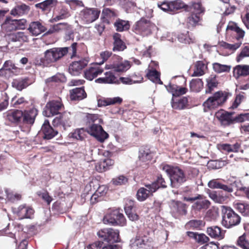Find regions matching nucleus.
Segmentation results:
<instances>
[{
    "label": "nucleus",
    "mask_w": 249,
    "mask_h": 249,
    "mask_svg": "<svg viewBox=\"0 0 249 249\" xmlns=\"http://www.w3.org/2000/svg\"><path fill=\"white\" fill-rule=\"evenodd\" d=\"M76 46L77 43H73L70 48H53L47 50L44 53L43 57L37 61V64L43 67H48L62 58L68 53L69 50L71 51L72 56H74L76 53Z\"/></svg>",
    "instance_id": "obj_1"
},
{
    "label": "nucleus",
    "mask_w": 249,
    "mask_h": 249,
    "mask_svg": "<svg viewBox=\"0 0 249 249\" xmlns=\"http://www.w3.org/2000/svg\"><path fill=\"white\" fill-rule=\"evenodd\" d=\"M97 235L107 243L96 242L89 245L87 247L88 249H115L116 245L112 244L120 241L119 231L112 229L101 230L97 232Z\"/></svg>",
    "instance_id": "obj_2"
},
{
    "label": "nucleus",
    "mask_w": 249,
    "mask_h": 249,
    "mask_svg": "<svg viewBox=\"0 0 249 249\" xmlns=\"http://www.w3.org/2000/svg\"><path fill=\"white\" fill-rule=\"evenodd\" d=\"M161 169L168 176L170 180V186L172 188H178L187 180L184 171L178 167L163 164L161 165Z\"/></svg>",
    "instance_id": "obj_3"
},
{
    "label": "nucleus",
    "mask_w": 249,
    "mask_h": 249,
    "mask_svg": "<svg viewBox=\"0 0 249 249\" xmlns=\"http://www.w3.org/2000/svg\"><path fill=\"white\" fill-rule=\"evenodd\" d=\"M222 224L226 228L238 225L241 221L240 216L231 208L223 206Z\"/></svg>",
    "instance_id": "obj_4"
},
{
    "label": "nucleus",
    "mask_w": 249,
    "mask_h": 249,
    "mask_svg": "<svg viewBox=\"0 0 249 249\" xmlns=\"http://www.w3.org/2000/svg\"><path fill=\"white\" fill-rule=\"evenodd\" d=\"M226 100L227 96L223 92H216L203 103L204 111H208L209 110L217 108L224 103Z\"/></svg>",
    "instance_id": "obj_5"
},
{
    "label": "nucleus",
    "mask_w": 249,
    "mask_h": 249,
    "mask_svg": "<svg viewBox=\"0 0 249 249\" xmlns=\"http://www.w3.org/2000/svg\"><path fill=\"white\" fill-rule=\"evenodd\" d=\"M63 107L60 99L53 100L46 104L43 114L47 117L53 116L57 114Z\"/></svg>",
    "instance_id": "obj_6"
},
{
    "label": "nucleus",
    "mask_w": 249,
    "mask_h": 249,
    "mask_svg": "<svg viewBox=\"0 0 249 249\" xmlns=\"http://www.w3.org/2000/svg\"><path fill=\"white\" fill-rule=\"evenodd\" d=\"M87 131L101 142H104L108 137L107 133L103 130L100 124H90L87 126Z\"/></svg>",
    "instance_id": "obj_7"
},
{
    "label": "nucleus",
    "mask_w": 249,
    "mask_h": 249,
    "mask_svg": "<svg viewBox=\"0 0 249 249\" xmlns=\"http://www.w3.org/2000/svg\"><path fill=\"white\" fill-rule=\"evenodd\" d=\"M152 27V24L149 20L142 18L136 22L133 26V29L137 34L145 36L151 33Z\"/></svg>",
    "instance_id": "obj_8"
},
{
    "label": "nucleus",
    "mask_w": 249,
    "mask_h": 249,
    "mask_svg": "<svg viewBox=\"0 0 249 249\" xmlns=\"http://www.w3.org/2000/svg\"><path fill=\"white\" fill-rule=\"evenodd\" d=\"M145 186L146 187L145 188L143 187L140 188L137 191V199L140 201L145 200L159 188V186L156 182H153L150 184H146Z\"/></svg>",
    "instance_id": "obj_9"
},
{
    "label": "nucleus",
    "mask_w": 249,
    "mask_h": 249,
    "mask_svg": "<svg viewBox=\"0 0 249 249\" xmlns=\"http://www.w3.org/2000/svg\"><path fill=\"white\" fill-rule=\"evenodd\" d=\"M100 11L96 8H85L80 12V17L87 23H91L99 16Z\"/></svg>",
    "instance_id": "obj_10"
},
{
    "label": "nucleus",
    "mask_w": 249,
    "mask_h": 249,
    "mask_svg": "<svg viewBox=\"0 0 249 249\" xmlns=\"http://www.w3.org/2000/svg\"><path fill=\"white\" fill-rule=\"evenodd\" d=\"M150 242L146 236H136L130 241L131 249H148Z\"/></svg>",
    "instance_id": "obj_11"
},
{
    "label": "nucleus",
    "mask_w": 249,
    "mask_h": 249,
    "mask_svg": "<svg viewBox=\"0 0 249 249\" xmlns=\"http://www.w3.org/2000/svg\"><path fill=\"white\" fill-rule=\"evenodd\" d=\"M88 61L86 59L72 62L69 68L70 73L74 76L78 75L82 69L88 65Z\"/></svg>",
    "instance_id": "obj_12"
},
{
    "label": "nucleus",
    "mask_w": 249,
    "mask_h": 249,
    "mask_svg": "<svg viewBox=\"0 0 249 249\" xmlns=\"http://www.w3.org/2000/svg\"><path fill=\"white\" fill-rule=\"evenodd\" d=\"M233 113H229L223 110H220L216 112V118L223 125H229L234 123V118L232 116Z\"/></svg>",
    "instance_id": "obj_13"
},
{
    "label": "nucleus",
    "mask_w": 249,
    "mask_h": 249,
    "mask_svg": "<svg viewBox=\"0 0 249 249\" xmlns=\"http://www.w3.org/2000/svg\"><path fill=\"white\" fill-rule=\"evenodd\" d=\"M103 71L104 69L96 63L85 71V77L87 79L91 81Z\"/></svg>",
    "instance_id": "obj_14"
},
{
    "label": "nucleus",
    "mask_w": 249,
    "mask_h": 249,
    "mask_svg": "<svg viewBox=\"0 0 249 249\" xmlns=\"http://www.w3.org/2000/svg\"><path fill=\"white\" fill-rule=\"evenodd\" d=\"M41 131L43 134V138L48 140L52 139L58 133V131L53 129L50 125L48 120L44 121L43 125H42Z\"/></svg>",
    "instance_id": "obj_15"
},
{
    "label": "nucleus",
    "mask_w": 249,
    "mask_h": 249,
    "mask_svg": "<svg viewBox=\"0 0 249 249\" xmlns=\"http://www.w3.org/2000/svg\"><path fill=\"white\" fill-rule=\"evenodd\" d=\"M151 159V154L148 151H140L139 160H137V164L142 168H147L150 163Z\"/></svg>",
    "instance_id": "obj_16"
},
{
    "label": "nucleus",
    "mask_w": 249,
    "mask_h": 249,
    "mask_svg": "<svg viewBox=\"0 0 249 249\" xmlns=\"http://www.w3.org/2000/svg\"><path fill=\"white\" fill-rule=\"evenodd\" d=\"M14 212L18 214L19 219H22L23 218H31L34 213V211L31 208L21 205L17 209L15 208Z\"/></svg>",
    "instance_id": "obj_17"
},
{
    "label": "nucleus",
    "mask_w": 249,
    "mask_h": 249,
    "mask_svg": "<svg viewBox=\"0 0 249 249\" xmlns=\"http://www.w3.org/2000/svg\"><path fill=\"white\" fill-rule=\"evenodd\" d=\"M33 36H37L47 31V28L39 21L32 22L28 29Z\"/></svg>",
    "instance_id": "obj_18"
},
{
    "label": "nucleus",
    "mask_w": 249,
    "mask_h": 249,
    "mask_svg": "<svg viewBox=\"0 0 249 249\" xmlns=\"http://www.w3.org/2000/svg\"><path fill=\"white\" fill-rule=\"evenodd\" d=\"M130 62L124 60L118 63H114L110 65H106V69H112L117 72H124L128 70L131 67Z\"/></svg>",
    "instance_id": "obj_19"
},
{
    "label": "nucleus",
    "mask_w": 249,
    "mask_h": 249,
    "mask_svg": "<svg viewBox=\"0 0 249 249\" xmlns=\"http://www.w3.org/2000/svg\"><path fill=\"white\" fill-rule=\"evenodd\" d=\"M105 76L99 78L95 80L96 83L106 84H118L119 80L111 71H107L105 73Z\"/></svg>",
    "instance_id": "obj_20"
},
{
    "label": "nucleus",
    "mask_w": 249,
    "mask_h": 249,
    "mask_svg": "<svg viewBox=\"0 0 249 249\" xmlns=\"http://www.w3.org/2000/svg\"><path fill=\"white\" fill-rule=\"evenodd\" d=\"M70 25L66 22H61L52 25L49 29L45 32V35L48 36L58 33L65 30H69Z\"/></svg>",
    "instance_id": "obj_21"
},
{
    "label": "nucleus",
    "mask_w": 249,
    "mask_h": 249,
    "mask_svg": "<svg viewBox=\"0 0 249 249\" xmlns=\"http://www.w3.org/2000/svg\"><path fill=\"white\" fill-rule=\"evenodd\" d=\"M37 115V110L32 108L29 110L23 112V122L24 124L32 125L35 122V118Z\"/></svg>",
    "instance_id": "obj_22"
},
{
    "label": "nucleus",
    "mask_w": 249,
    "mask_h": 249,
    "mask_svg": "<svg viewBox=\"0 0 249 249\" xmlns=\"http://www.w3.org/2000/svg\"><path fill=\"white\" fill-rule=\"evenodd\" d=\"M208 234L211 237L219 240L224 238L225 231L218 226H213L208 227L207 230Z\"/></svg>",
    "instance_id": "obj_23"
},
{
    "label": "nucleus",
    "mask_w": 249,
    "mask_h": 249,
    "mask_svg": "<svg viewBox=\"0 0 249 249\" xmlns=\"http://www.w3.org/2000/svg\"><path fill=\"white\" fill-rule=\"evenodd\" d=\"M208 186L211 189H220L224 190L228 193H231L233 192V189L227 185L221 183L218 181V179H212L209 181Z\"/></svg>",
    "instance_id": "obj_24"
},
{
    "label": "nucleus",
    "mask_w": 249,
    "mask_h": 249,
    "mask_svg": "<svg viewBox=\"0 0 249 249\" xmlns=\"http://www.w3.org/2000/svg\"><path fill=\"white\" fill-rule=\"evenodd\" d=\"M123 99L120 97H115L113 98H107L103 99H100L98 101V106L99 107H105L107 106L121 104Z\"/></svg>",
    "instance_id": "obj_25"
},
{
    "label": "nucleus",
    "mask_w": 249,
    "mask_h": 249,
    "mask_svg": "<svg viewBox=\"0 0 249 249\" xmlns=\"http://www.w3.org/2000/svg\"><path fill=\"white\" fill-rule=\"evenodd\" d=\"M30 10V7L25 4L16 6L10 12L11 15L14 16H22L27 14Z\"/></svg>",
    "instance_id": "obj_26"
},
{
    "label": "nucleus",
    "mask_w": 249,
    "mask_h": 249,
    "mask_svg": "<svg viewBox=\"0 0 249 249\" xmlns=\"http://www.w3.org/2000/svg\"><path fill=\"white\" fill-rule=\"evenodd\" d=\"M209 196L215 202L223 203L228 198V196L221 192H216L209 190L208 192Z\"/></svg>",
    "instance_id": "obj_27"
},
{
    "label": "nucleus",
    "mask_w": 249,
    "mask_h": 249,
    "mask_svg": "<svg viewBox=\"0 0 249 249\" xmlns=\"http://www.w3.org/2000/svg\"><path fill=\"white\" fill-rule=\"evenodd\" d=\"M70 16L71 14L68 9L62 6L59 10L57 15L55 17L52 18L50 21L52 23L57 22L59 20L68 18Z\"/></svg>",
    "instance_id": "obj_28"
},
{
    "label": "nucleus",
    "mask_w": 249,
    "mask_h": 249,
    "mask_svg": "<svg viewBox=\"0 0 249 249\" xmlns=\"http://www.w3.org/2000/svg\"><path fill=\"white\" fill-rule=\"evenodd\" d=\"M86 95L83 88H77L70 91V98L71 100H81L85 98Z\"/></svg>",
    "instance_id": "obj_29"
},
{
    "label": "nucleus",
    "mask_w": 249,
    "mask_h": 249,
    "mask_svg": "<svg viewBox=\"0 0 249 249\" xmlns=\"http://www.w3.org/2000/svg\"><path fill=\"white\" fill-rule=\"evenodd\" d=\"M233 76L238 78L241 76L249 75V65H238L236 66L233 71Z\"/></svg>",
    "instance_id": "obj_30"
},
{
    "label": "nucleus",
    "mask_w": 249,
    "mask_h": 249,
    "mask_svg": "<svg viewBox=\"0 0 249 249\" xmlns=\"http://www.w3.org/2000/svg\"><path fill=\"white\" fill-rule=\"evenodd\" d=\"M121 35L118 33H115L113 36V39L114 40L113 50L114 51H123L126 48L125 44L121 39Z\"/></svg>",
    "instance_id": "obj_31"
},
{
    "label": "nucleus",
    "mask_w": 249,
    "mask_h": 249,
    "mask_svg": "<svg viewBox=\"0 0 249 249\" xmlns=\"http://www.w3.org/2000/svg\"><path fill=\"white\" fill-rule=\"evenodd\" d=\"M188 104V99L185 97H183L177 99H172L171 104L174 109L181 110L184 109Z\"/></svg>",
    "instance_id": "obj_32"
},
{
    "label": "nucleus",
    "mask_w": 249,
    "mask_h": 249,
    "mask_svg": "<svg viewBox=\"0 0 249 249\" xmlns=\"http://www.w3.org/2000/svg\"><path fill=\"white\" fill-rule=\"evenodd\" d=\"M113 164V160L110 159H107L97 163L95 168L99 172H103L108 170Z\"/></svg>",
    "instance_id": "obj_33"
},
{
    "label": "nucleus",
    "mask_w": 249,
    "mask_h": 249,
    "mask_svg": "<svg viewBox=\"0 0 249 249\" xmlns=\"http://www.w3.org/2000/svg\"><path fill=\"white\" fill-rule=\"evenodd\" d=\"M207 66L201 61L196 62L195 64L193 76H200L204 74L207 69Z\"/></svg>",
    "instance_id": "obj_34"
},
{
    "label": "nucleus",
    "mask_w": 249,
    "mask_h": 249,
    "mask_svg": "<svg viewBox=\"0 0 249 249\" xmlns=\"http://www.w3.org/2000/svg\"><path fill=\"white\" fill-rule=\"evenodd\" d=\"M187 234L189 237L194 238L197 242L201 244H205L209 240V237L203 233L198 234L194 232L188 231Z\"/></svg>",
    "instance_id": "obj_35"
},
{
    "label": "nucleus",
    "mask_w": 249,
    "mask_h": 249,
    "mask_svg": "<svg viewBox=\"0 0 249 249\" xmlns=\"http://www.w3.org/2000/svg\"><path fill=\"white\" fill-rule=\"evenodd\" d=\"M3 67L7 73H8L10 75L17 74L20 71L19 69L10 60L6 61L3 65Z\"/></svg>",
    "instance_id": "obj_36"
},
{
    "label": "nucleus",
    "mask_w": 249,
    "mask_h": 249,
    "mask_svg": "<svg viewBox=\"0 0 249 249\" xmlns=\"http://www.w3.org/2000/svg\"><path fill=\"white\" fill-rule=\"evenodd\" d=\"M1 26L3 31L7 32L17 30L14 19H12L9 17L6 18Z\"/></svg>",
    "instance_id": "obj_37"
},
{
    "label": "nucleus",
    "mask_w": 249,
    "mask_h": 249,
    "mask_svg": "<svg viewBox=\"0 0 249 249\" xmlns=\"http://www.w3.org/2000/svg\"><path fill=\"white\" fill-rule=\"evenodd\" d=\"M234 208L237 210L244 215H249V204L246 203H240L238 201H235L233 203Z\"/></svg>",
    "instance_id": "obj_38"
},
{
    "label": "nucleus",
    "mask_w": 249,
    "mask_h": 249,
    "mask_svg": "<svg viewBox=\"0 0 249 249\" xmlns=\"http://www.w3.org/2000/svg\"><path fill=\"white\" fill-rule=\"evenodd\" d=\"M192 206L193 208L197 210H200L201 209H207L210 205V202L204 198L202 196L201 199H198Z\"/></svg>",
    "instance_id": "obj_39"
},
{
    "label": "nucleus",
    "mask_w": 249,
    "mask_h": 249,
    "mask_svg": "<svg viewBox=\"0 0 249 249\" xmlns=\"http://www.w3.org/2000/svg\"><path fill=\"white\" fill-rule=\"evenodd\" d=\"M137 76L136 73L131 75V78L128 77H120V80L122 83L125 84L131 85L134 83H141L143 80V77L141 75H139V79H135V77Z\"/></svg>",
    "instance_id": "obj_40"
},
{
    "label": "nucleus",
    "mask_w": 249,
    "mask_h": 249,
    "mask_svg": "<svg viewBox=\"0 0 249 249\" xmlns=\"http://www.w3.org/2000/svg\"><path fill=\"white\" fill-rule=\"evenodd\" d=\"M22 116L23 112L19 110H16L12 112H9L7 114V119L12 123L18 122Z\"/></svg>",
    "instance_id": "obj_41"
},
{
    "label": "nucleus",
    "mask_w": 249,
    "mask_h": 249,
    "mask_svg": "<svg viewBox=\"0 0 249 249\" xmlns=\"http://www.w3.org/2000/svg\"><path fill=\"white\" fill-rule=\"evenodd\" d=\"M203 87V83L201 79L196 78L191 80L190 83L191 90L194 92H199Z\"/></svg>",
    "instance_id": "obj_42"
},
{
    "label": "nucleus",
    "mask_w": 249,
    "mask_h": 249,
    "mask_svg": "<svg viewBox=\"0 0 249 249\" xmlns=\"http://www.w3.org/2000/svg\"><path fill=\"white\" fill-rule=\"evenodd\" d=\"M146 76L148 79L154 83H159L160 84H162L160 78V73L155 70H148Z\"/></svg>",
    "instance_id": "obj_43"
},
{
    "label": "nucleus",
    "mask_w": 249,
    "mask_h": 249,
    "mask_svg": "<svg viewBox=\"0 0 249 249\" xmlns=\"http://www.w3.org/2000/svg\"><path fill=\"white\" fill-rule=\"evenodd\" d=\"M207 86L208 89L206 90V93H211L213 89L217 86L218 82L216 80V76L214 75H211L207 79Z\"/></svg>",
    "instance_id": "obj_44"
},
{
    "label": "nucleus",
    "mask_w": 249,
    "mask_h": 249,
    "mask_svg": "<svg viewBox=\"0 0 249 249\" xmlns=\"http://www.w3.org/2000/svg\"><path fill=\"white\" fill-rule=\"evenodd\" d=\"M171 12H175L180 9L184 8L185 10L189 11L190 7L187 5L185 4L181 0H176L171 1Z\"/></svg>",
    "instance_id": "obj_45"
},
{
    "label": "nucleus",
    "mask_w": 249,
    "mask_h": 249,
    "mask_svg": "<svg viewBox=\"0 0 249 249\" xmlns=\"http://www.w3.org/2000/svg\"><path fill=\"white\" fill-rule=\"evenodd\" d=\"M236 244L243 249H249V237L246 234L244 233L238 238Z\"/></svg>",
    "instance_id": "obj_46"
},
{
    "label": "nucleus",
    "mask_w": 249,
    "mask_h": 249,
    "mask_svg": "<svg viewBox=\"0 0 249 249\" xmlns=\"http://www.w3.org/2000/svg\"><path fill=\"white\" fill-rule=\"evenodd\" d=\"M86 124L89 126L94 124H101L102 120L98 114L87 113L86 115Z\"/></svg>",
    "instance_id": "obj_47"
},
{
    "label": "nucleus",
    "mask_w": 249,
    "mask_h": 249,
    "mask_svg": "<svg viewBox=\"0 0 249 249\" xmlns=\"http://www.w3.org/2000/svg\"><path fill=\"white\" fill-rule=\"evenodd\" d=\"M115 214V210L111 212V213L107 214L103 218V222L106 224H117V221L118 219V214Z\"/></svg>",
    "instance_id": "obj_48"
},
{
    "label": "nucleus",
    "mask_w": 249,
    "mask_h": 249,
    "mask_svg": "<svg viewBox=\"0 0 249 249\" xmlns=\"http://www.w3.org/2000/svg\"><path fill=\"white\" fill-rule=\"evenodd\" d=\"M213 68L215 72L220 73L229 72L231 70V66L221 64L219 63H214L213 64Z\"/></svg>",
    "instance_id": "obj_49"
},
{
    "label": "nucleus",
    "mask_w": 249,
    "mask_h": 249,
    "mask_svg": "<svg viewBox=\"0 0 249 249\" xmlns=\"http://www.w3.org/2000/svg\"><path fill=\"white\" fill-rule=\"evenodd\" d=\"M33 81L30 80L28 77L20 79L15 82L16 88L19 90H21L22 89L26 88L30 85H31Z\"/></svg>",
    "instance_id": "obj_50"
},
{
    "label": "nucleus",
    "mask_w": 249,
    "mask_h": 249,
    "mask_svg": "<svg viewBox=\"0 0 249 249\" xmlns=\"http://www.w3.org/2000/svg\"><path fill=\"white\" fill-rule=\"evenodd\" d=\"M173 208L175 211L180 214L185 215L187 213L186 205L182 202L179 201L174 202Z\"/></svg>",
    "instance_id": "obj_51"
},
{
    "label": "nucleus",
    "mask_w": 249,
    "mask_h": 249,
    "mask_svg": "<svg viewBox=\"0 0 249 249\" xmlns=\"http://www.w3.org/2000/svg\"><path fill=\"white\" fill-rule=\"evenodd\" d=\"M102 14L103 16L104 21L108 19L114 18L117 16L116 11L114 9L108 8H105L102 11Z\"/></svg>",
    "instance_id": "obj_52"
},
{
    "label": "nucleus",
    "mask_w": 249,
    "mask_h": 249,
    "mask_svg": "<svg viewBox=\"0 0 249 249\" xmlns=\"http://www.w3.org/2000/svg\"><path fill=\"white\" fill-rule=\"evenodd\" d=\"M114 26L116 28V30L119 32L128 30L129 28L128 21L121 19H118L114 23Z\"/></svg>",
    "instance_id": "obj_53"
},
{
    "label": "nucleus",
    "mask_w": 249,
    "mask_h": 249,
    "mask_svg": "<svg viewBox=\"0 0 249 249\" xmlns=\"http://www.w3.org/2000/svg\"><path fill=\"white\" fill-rule=\"evenodd\" d=\"M56 2V0H46L42 2L36 3L35 4V7L36 8L41 9L43 11H45L50 8L52 4Z\"/></svg>",
    "instance_id": "obj_54"
},
{
    "label": "nucleus",
    "mask_w": 249,
    "mask_h": 249,
    "mask_svg": "<svg viewBox=\"0 0 249 249\" xmlns=\"http://www.w3.org/2000/svg\"><path fill=\"white\" fill-rule=\"evenodd\" d=\"M84 129H77L69 134V137L75 140H82L84 139Z\"/></svg>",
    "instance_id": "obj_55"
},
{
    "label": "nucleus",
    "mask_w": 249,
    "mask_h": 249,
    "mask_svg": "<svg viewBox=\"0 0 249 249\" xmlns=\"http://www.w3.org/2000/svg\"><path fill=\"white\" fill-rule=\"evenodd\" d=\"M127 182V178L124 176H119L113 178L111 182L115 185H122Z\"/></svg>",
    "instance_id": "obj_56"
},
{
    "label": "nucleus",
    "mask_w": 249,
    "mask_h": 249,
    "mask_svg": "<svg viewBox=\"0 0 249 249\" xmlns=\"http://www.w3.org/2000/svg\"><path fill=\"white\" fill-rule=\"evenodd\" d=\"M158 7L164 12H171V1H164L158 3Z\"/></svg>",
    "instance_id": "obj_57"
},
{
    "label": "nucleus",
    "mask_w": 249,
    "mask_h": 249,
    "mask_svg": "<svg viewBox=\"0 0 249 249\" xmlns=\"http://www.w3.org/2000/svg\"><path fill=\"white\" fill-rule=\"evenodd\" d=\"M115 214H118L117 225H119L121 226L125 225L126 224V219L124 217L123 214L120 213V212L118 210H115V214H114V215H115Z\"/></svg>",
    "instance_id": "obj_58"
},
{
    "label": "nucleus",
    "mask_w": 249,
    "mask_h": 249,
    "mask_svg": "<svg viewBox=\"0 0 249 249\" xmlns=\"http://www.w3.org/2000/svg\"><path fill=\"white\" fill-rule=\"evenodd\" d=\"M242 44V41H238L234 44H229L226 42L223 43V46L226 48L231 51H235L240 47Z\"/></svg>",
    "instance_id": "obj_59"
},
{
    "label": "nucleus",
    "mask_w": 249,
    "mask_h": 249,
    "mask_svg": "<svg viewBox=\"0 0 249 249\" xmlns=\"http://www.w3.org/2000/svg\"><path fill=\"white\" fill-rule=\"evenodd\" d=\"M7 194V199L12 202L19 200L21 198V196L19 194H14L13 192H8L7 190H5Z\"/></svg>",
    "instance_id": "obj_60"
},
{
    "label": "nucleus",
    "mask_w": 249,
    "mask_h": 249,
    "mask_svg": "<svg viewBox=\"0 0 249 249\" xmlns=\"http://www.w3.org/2000/svg\"><path fill=\"white\" fill-rule=\"evenodd\" d=\"M200 18L197 14H193L188 18V23L192 26H195L199 21Z\"/></svg>",
    "instance_id": "obj_61"
},
{
    "label": "nucleus",
    "mask_w": 249,
    "mask_h": 249,
    "mask_svg": "<svg viewBox=\"0 0 249 249\" xmlns=\"http://www.w3.org/2000/svg\"><path fill=\"white\" fill-rule=\"evenodd\" d=\"M62 126L64 129H66V127L70 126V120L69 117L66 114H63L61 115Z\"/></svg>",
    "instance_id": "obj_62"
},
{
    "label": "nucleus",
    "mask_w": 249,
    "mask_h": 249,
    "mask_svg": "<svg viewBox=\"0 0 249 249\" xmlns=\"http://www.w3.org/2000/svg\"><path fill=\"white\" fill-rule=\"evenodd\" d=\"M245 57H249V48L248 47H245L242 49L240 53L237 57V61L239 62Z\"/></svg>",
    "instance_id": "obj_63"
},
{
    "label": "nucleus",
    "mask_w": 249,
    "mask_h": 249,
    "mask_svg": "<svg viewBox=\"0 0 249 249\" xmlns=\"http://www.w3.org/2000/svg\"><path fill=\"white\" fill-rule=\"evenodd\" d=\"M233 118L234 122H243L246 120H249V113L240 114L237 117Z\"/></svg>",
    "instance_id": "obj_64"
}]
</instances>
